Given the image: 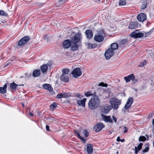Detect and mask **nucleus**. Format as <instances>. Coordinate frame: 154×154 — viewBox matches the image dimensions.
Here are the masks:
<instances>
[{"label":"nucleus","instance_id":"obj_1","mask_svg":"<svg viewBox=\"0 0 154 154\" xmlns=\"http://www.w3.org/2000/svg\"><path fill=\"white\" fill-rule=\"evenodd\" d=\"M100 100L97 96H94L91 99L88 103L89 108L91 109H94L99 105Z\"/></svg>","mask_w":154,"mask_h":154},{"label":"nucleus","instance_id":"obj_2","mask_svg":"<svg viewBox=\"0 0 154 154\" xmlns=\"http://www.w3.org/2000/svg\"><path fill=\"white\" fill-rule=\"evenodd\" d=\"M109 102L112 108L114 109H117L119 107V106L121 104L120 100L115 98H111Z\"/></svg>","mask_w":154,"mask_h":154},{"label":"nucleus","instance_id":"obj_3","mask_svg":"<svg viewBox=\"0 0 154 154\" xmlns=\"http://www.w3.org/2000/svg\"><path fill=\"white\" fill-rule=\"evenodd\" d=\"M81 39L82 35L80 33L75 34L71 41V43L73 44H78V43L80 42Z\"/></svg>","mask_w":154,"mask_h":154},{"label":"nucleus","instance_id":"obj_4","mask_svg":"<svg viewBox=\"0 0 154 154\" xmlns=\"http://www.w3.org/2000/svg\"><path fill=\"white\" fill-rule=\"evenodd\" d=\"M130 35L133 38H140L144 36L143 33L140 32L139 30H136L130 34Z\"/></svg>","mask_w":154,"mask_h":154},{"label":"nucleus","instance_id":"obj_5","mask_svg":"<svg viewBox=\"0 0 154 154\" xmlns=\"http://www.w3.org/2000/svg\"><path fill=\"white\" fill-rule=\"evenodd\" d=\"M30 38L29 36H26L23 37L18 42V45L19 46H22L27 43L30 39Z\"/></svg>","mask_w":154,"mask_h":154},{"label":"nucleus","instance_id":"obj_6","mask_svg":"<svg viewBox=\"0 0 154 154\" xmlns=\"http://www.w3.org/2000/svg\"><path fill=\"white\" fill-rule=\"evenodd\" d=\"M114 51L112 50V49L110 48H108L105 53L104 55L106 59H109L114 54Z\"/></svg>","mask_w":154,"mask_h":154},{"label":"nucleus","instance_id":"obj_7","mask_svg":"<svg viewBox=\"0 0 154 154\" xmlns=\"http://www.w3.org/2000/svg\"><path fill=\"white\" fill-rule=\"evenodd\" d=\"M104 126L102 123H98L95 125L93 128L94 131L95 132H99L104 128Z\"/></svg>","mask_w":154,"mask_h":154},{"label":"nucleus","instance_id":"obj_8","mask_svg":"<svg viewBox=\"0 0 154 154\" xmlns=\"http://www.w3.org/2000/svg\"><path fill=\"white\" fill-rule=\"evenodd\" d=\"M71 73L75 78H76L80 76L82 74V72L80 69L77 67Z\"/></svg>","mask_w":154,"mask_h":154},{"label":"nucleus","instance_id":"obj_9","mask_svg":"<svg viewBox=\"0 0 154 154\" xmlns=\"http://www.w3.org/2000/svg\"><path fill=\"white\" fill-rule=\"evenodd\" d=\"M133 100L132 97H129L128 99V101L125 104L124 108L125 109H128L131 106L133 103Z\"/></svg>","mask_w":154,"mask_h":154},{"label":"nucleus","instance_id":"obj_10","mask_svg":"<svg viewBox=\"0 0 154 154\" xmlns=\"http://www.w3.org/2000/svg\"><path fill=\"white\" fill-rule=\"evenodd\" d=\"M111 109V107L110 106L108 105L101 107L100 109L101 112L103 113L106 114L109 112Z\"/></svg>","mask_w":154,"mask_h":154},{"label":"nucleus","instance_id":"obj_11","mask_svg":"<svg viewBox=\"0 0 154 154\" xmlns=\"http://www.w3.org/2000/svg\"><path fill=\"white\" fill-rule=\"evenodd\" d=\"M137 18L138 20L139 21L143 22L146 20L147 17L144 14L141 13L137 16Z\"/></svg>","mask_w":154,"mask_h":154},{"label":"nucleus","instance_id":"obj_12","mask_svg":"<svg viewBox=\"0 0 154 154\" xmlns=\"http://www.w3.org/2000/svg\"><path fill=\"white\" fill-rule=\"evenodd\" d=\"M86 38L88 39H91L93 37V33L91 29H87L85 32Z\"/></svg>","mask_w":154,"mask_h":154},{"label":"nucleus","instance_id":"obj_13","mask_svg":"<svg viewBox=\"0 0 154 154\" xmlns=\"http://www.w3.org/2000/svg\"><path fill=\"white\" fill-rule=\"evenodd\" d=\"M94 38L95 41L100 42L103 41L104 37L103 35L98 34L95 35Z\"/></svg>","mask_w":154,"mask_h":154},{"label":"nucleus","instance_id":"obj_14","mask_svg":"<svg viewBox=\"0 0 154 154\" xmlns=\"http://www.w3.org/2000/svg\"><path fill=\"white\" fill-rule=\"evenodd\" d=\"M71 45V41L68 39L64 41L63 43V45L64 48H67L70 47Z\"/></svg>","mask_w":154,"mask_h":154},{"label":"nucleus","instance_id":"obj_15","mask_svg":"<svg viewBox=\"0 0 154 154\" xmlns=\"http://www.w3.org/2000/svg\"><path fill=\"white\" fill-rule=\"evenodd\" d=\"M41 71L39 69H34L32 73V76L34 78H36L39 77L40 75Z\"/></svg>","mask_w":154,"mask_h":154},{"label":"nucleus","instance_id":"obj_16","mask_svg":"<svg viewBox=\"0 0 154 154\" xmlns=\"http://www.w3.org/2000/svg\"><path fill=\"white\" fill-rule=\"evenodd\" d=\"M87 152L89 154H91L93 151L92 145L91 144H88L86 148Z\"/></svg>","mask_w":154,"mask_h":154},{"label":"nucleus","instance_id":"obj_17","mask_svg":"<svg viewBox=\"0 0 154 154\" xmlns=\"http://www.w3.org/2000/svg\"><path fill=\"white\" fill-rule=\"evenodd\" d=\"M22 85H19L16 84L14 82L10 83L8 85V87L11 89L14 90L16 88H19V86H21Z\"/></svg>","mask_w":154,"mask_h":154},{"label":"nucleus","instance_id":"obj_18","mask_svg":"<svg viewBox=\"0 0 154 154\" xmlns=\"http://www.w3.org/2000/svg\"><path fill=\"white\" fill-rule=\"evenodd\" d=\"M138 26V24L137 22H131L130 23L128 28L130 29H134Z\"/></svg>","mask_w":154,"mask_h":154},{"label":"nucleus","instance_id":"obj_19","mask_svg":"<svg viewBox=\"0 0 154 154\" xmlns=\"http://www.w3.org/2000/svg\"><path fill=\"white\" fill-rule=\"evenodd\" d=\"M49 66L48 64H44L41 66V72L44 73L45 72L48 70Z\"/></svg>","mask_w":154,"mask_h":154},{"label":"nucleus","instance_id":"obj_20","mask_svg":"<svg viewBox=\"0 0 154 154\" xmlns=\"http://www.w3.org/2000/svg\"><path fill=\"white\" fill-rule=\"evenodd\" d=\"M87 100L86 98H84L82 100H78L77 101V104L79 105L85 107V102Z\"/></svg>","mask_w":154,"mask_h":154},{"label":"nucleus","instance_id":"obj_21","mask_svg":"<svg viewBox=\"0 0 154 154\" xmlns=\"http://www.w3.org/2000/svg\"><path fill=\"white\" fill-rule=\"evenodd\" d=\"M134 78V75L133 74H131L128 76L124 77V79L126 82H129L132 79Z\"/></svg>","mask_w":154,"mask_h":154},{"label":"nucleus","instance_id":"obj_22","mask_svg":"<svg viewBox=\"0 0 154 154\" xmlns=\"http://www.w3.org/2000/svg\"><path fill=\"white\" fill-rule=\"evenodd\" d=\"M60 79L61 81L67 82L69 80V77L68 76L66 75H62L60 76Z\"/></svg>","mask_w":154,"mask_h":154},{"label":"nucleus","instance_id":"obj_23","mask_svg":"<svg viewBox=\"0 0 154 154\" xmlns=\"http://www.w3.org/2000/svg\"><path fill=\"white\" fill-rule=\"evenodd\" d=\"M43 87L46 89L48 90L49 91H53V88L50 84H45L43 85Z\"/></svg>","mask_w":154,"mask_h":154},{"label":"nucleus","instance_id":"obj_24","mask_svg":"<svg viewBox=\"0 0 154 154\" xmlns=\"http://www.w3.org/2000/svg\"><path fill=\"white\" fill-rule=\"evenodd\" d=\"M71 50L74 51L78 49V44H74L71 43L70 46Z\"/></svg>","mask_w":154,"mask_h":154},{"label":"nucleus","instance_id":"obj_25","mask_svg":"<svg viewBox=\"0 0 154 154\" xmlns=\"http://www.w3.org/2000/svg\"><path fill=\"white\" fill-rule=\"evenodd\" d=\"M103 120L106 122H109V123H112V120L111 119L110 116H104Z\"/></svg>","mask_w":154,"mask_h":154},{"label":"nucleus","instance_id":"obj_26","mask_svg":"<svg viewBox=\"0 0 154 154\" xmlns=\"http://www.w3.org/2000/svg\"><path fill=\"white\" fill-rule=\"evenodd\" d=\"M68 96V94L66 93H61L60 94L57 95V97L58 98H66Z\"/></svg>","mask_w":154,"mask_h":154},{"label":"nucleus","instance_id":"obj_27","mask_svg":"<svg viewBox=\"0 0 154 154\" xmlns=\"http://www.w3.org/2000/svg\"><path fill=\"white\" fill-rule=\"evenodd\" d=\"M118 47V45L117 43H114L111 45L110 48L112 49V50L114 51L117 49Z\"/></svg>","mask_w":154,"mask_h":154},{"label":"nucleus","instance_id":"obj_28","mask_svg":"<svg viewBox=\"0 0 154 154\" xmlns=\"http://www.w3.org/2000/svg\"><path fill=\"white\" fill-rule=\"evenodd\" d=\"M24 75H25V77L26 78V80L30 79L32 76L31 73H25Z\"/></svg>","mask_w":154,"mask_h":154},{"label":"nucleus","instance_id":"obj_29","mask_svg":"<svg viewBox=\"0 0 154 154\" xmlns=\"http://www.w3.org/2000/svg\"><path fill=\"white\" fill-rule=\"evenodd\" d=\"M69 70L68 68H65L63 69L62 70V74L63 75H66L69 72Z\"/></svg>","mask_w":154,"mask_h":154},{"label":"nucleus","instance_id":"obj_30","mask_svg":"<svg viewBox=\"0 0 154 154\" xmlns=\"http://www.w3.org/2000/svg\"><path fill=\"white\" fill-rule=\"evenodd\" d=\"M147 5V0H145L143 2L141 5V8L142 9H145Z\"/></svg>","mask_w":154,"mask_h":154},{"label":"nucleus","instance_id":"obj_31","mask_svg":"<svg viewBox=\"0 0 154 154\" xmlns=\"http://www.w3.org/2000/svg\"><path fill=\"white\" fill-rule=\"evenodd\" d=\"M57 103L54 102L50 105V107L51 109L54 110L57 107Z\"/></svg>","mask_w":154,"mask_h":154},{"label":"nucleus","instance_id":"obj_32","mask_svg":"<svg viewBox=\"0 0 154 154\" xmlns=\"http://www.w3.org/2000/svg\"><path fill=\"white\" fill-rule=\"evenodd\" d=\"M146 140V138L144 136H140L139 138V141L144 142Z\"/></svg>","mask_w":154,"mask_h":154},{"label":"nucleus","instance_id":"obj_33","mask_svg":"<svg viewBox=\"0 0 154 154\" xmlns=\"http://www.w3.org/2000/svg\"><path fill=\"white\" fill-rule=\"evenodd\" d=\"M126 4L125 0H120L119 2V5H124Z\"/></svg>","mask_w":154,"mask_h":154},{"label":"nucleus","instance_id":"obj_34","mask_svg":"<svg viewBox=\"0 0 154 154\" xmlns=\"http://www.w3.org/2000/svg\"><path fill=\"white\" fill-rule=\"evenodd\" d=\"M146 145L147 146L144 149H143L142 150V152L143 153L148 152L149 150V148L148 146V144H146Z\"/></svg>","mask_w":154,"mask_h":154},{"label":"nucleus","instance_id":"obj_35","mask_svg":"<svg viewBox=\"0 0 154 154\" xmlns=\"http://www.w3.org/2000/svg\"><path fill=\"white\" fill-rule=\"evenodd\" d=\"M0 15L4 16H7L8 15V14L2 10L0 11Z\"/></svg>","mask_w":154,"mask_h":154},{"label":"nucleus","instance_id":"obj_36","mask_svg":"<svg viewBox=\"0 0 154 154\" xmlns=\"http://www.w3.org/2000/svg\"><path fill=\"white\" fill-rule=\"evenodd\" d=\"M127 42V40L126 39H123L122 41H120L119 44L121 45H123L125 44Z\"/></svg>","mask_w":154,"mask_h":154},{"label":"nucleus","instance_id":"obj_37","mask_svg":"<svg viewBox=\"0 0 154 154\" xmlns=\"http://www.w3.org/2000/svg\"><path fill=\"white\" fill-rule=\"evenodd\" d=\"M7 92L6 89H5L2 87H0V93L2 94H5Z\"/></svg>","mask_w":154,"mask_h":154},{"label":"nucleus","instance_id":"obj_38","mask_svg":"<svg viewBox=\"0 0 154 154\" xmlns=\"http://www.w3.org/2000/svg\"><path fill=\"white\" fill-rule=\"evenodd\" d=\"M83 133L86 137H88L89 135V133L87 130H84L83 131Z\"/></svg>","mask_w":154,"mask_h":154},{"label":"nucleus","instance_id":"obj_39","mask_svg":"<svg viewBox=\"0 0 154 154\" xmlns=\"http://www.w3.org/2000/svg\"><path fill=\"white\" fill-rule=\"evenodd\" d=\"M135 154H137L138 153V152L141 149H140L138 148L137 147V146H135Z\"/></svg>","mask_w":154,"mask_h":154},{"label":"nucleus","instance_id":"obj_40","mask_svg":"<svg viewBox=\"0 0 154 154\" xmlns=\"http://www.w3.org/2000/svg\"><path fill=\"white\" fill-rule=\"evenodd\" d=\"M99 86H102L103 87H107V84H105L103 82H101L99 83Z\"/></svg>","mask_w":154,"mask_h":154},{"label":"nucleus","instance_id":"obj_41","mask_svg":"<svg viewBox=\"0 0 154 154\" xmlns=\"http://www.w3.org/2000/svg\"><path fill=\"white\" fill-rule=\"evenodd\" d=\"M85 95L87 97H88L92 95V94L90 92H86L85 93Z\"/></svg>","mask_w":154,"mask_h":154},{"label":"nucleus","instance_id":"obj_42","mask_svg":"<svg viewBox=\"0 0 154 154\" xmlns=\"http://www.w3.org/2000/svg\"><path fill=\"white\" fill-rule=\"evenodd\" d=\"M79 139L82 141L84 143H85L86 141V140L83 137L81 136L80 135L78 137Z\"/></svg>","mask_w":154,"mask_h":154},{"label":"nucleus","instance_id":"obj_43","mask_svg":"<svg viewBox=\"0 0 154 154\" xmlns=\"http://www.w3.org/2000/svg\"><path fill=\"white\" fill-rule=\"evenodd\" d=\"M75 96L80 99H81L83 97V96L79 94H77L75 95Z\"/></svg>","mask_w":154,"mask_h":154},{"label":"nucleus","instance_id":"obj_44","mask_svg":"<svg viewBox=\"0 0 154 154\" xmlns=\"http://www.w3.org/2000/svg\"><path fill=\"white\" fill-rule=\"evenodd\" d=\"M146 64V61L141 63L139 65V67H142L145 65Z\"/></svg>","mask_w":154,"mask_h":154},{"label":"nucleus","instance_id":"obj_45","mask_svg":"<svg viewBox=\"0 0 154 154\" xmlns=\"http://www.w3.org/2000/svg\"><path fill=\"white\" fill-rule=\"evenodd\" d=\"M123 130L124 131V132L125 133H126L128 131V128L125 126H124L123 128Z\"/></svg>","mask_w":154,"mask_h":154},{"label":"nucleus","instance_id":"obj_46","mask_svg":"<svg viewBox=\"0 0 154 154\" xmlns=\"http://www.w3.org/2000/svg\"><path fill=\"white\" fill-rule=\"evenodd\" d=\"M74 132L77 134L78 137H79L80 136L79 132L78 130H74Z\"/></svg>","mask_w":154,"mask_h":154},{"label":"nucleus","instance_id":"obj_47","mask_svg":"<svg viewBox=\"0 0 154 154\" xmlns=\"http://www.w3.org/2000/svg\"><path fill=\"white\" fill-rule=\"evenodd\" d=\"M143 144L142 143H140L139 145H138V146L137 147L139 149H141L142 148V146H143Z\"/></svg>","mask_w":154,"mask_h":154},{"label":"nucleus","instance_id":"obj_48","mask_svg":"<svg viewBox=\"0 0 154 154\" xmlns=\"http://www.w3.org/2000/svg\"><path fill=\"white\" fill-rule=\"evenodd\" d=\"M143 144L142 143H140L139 145H138V146L137 147L139 149H141L142 148V146H143Z\"/></svg>","mask_w":154,"mask_h":154},{"label":"nucleus","instance_id":"obj_49","mask_svg":"<svg viewBox=\"0 0 154 154\" xmlns=\"http://www.w3.org/2000/svg\"><path fill=\"white\" fill-rule=\"evenodd\" d=\"M87 46L88 48H91L92 47V44L91 43H88Z\"/></svg>","mask_w":154,"mask_h":154},{"label":"nucleus","instance_id":"obj_50","mask_svg":"<svg viewBox=\"0 0 154 154\" xmlns=\"http://www.w3.org/2000/svg\"><path fill=\"white\" fill-rule=\"evenodd\" d=\"M131 80L133 81V83H135L137 82V80L135 79V77L134 75V78L133 79V78Z\"/></svg>","mask_w":154,"mask_h":154},{"label":"nucleus","instance_id":"obj_51","mask_svg":"<svg viewBox=\"0 0 154 154\" xmlns=\"http://www.w3.org/2000/svg\"><path fill=\"white\" fill-rule=\"evenodd\" d=\"M46 130L48 131H50V129H49V127L48 125H46Z\"/></svg>","mask_w":154,"mask_h":154},{"label":"nucleus","instance_id":"obj_52","mask_svg":"<svg viewBox=\"0 0 154 154\" xmlns=\"http://www.w3.org/2000/svg\"><path fill=\"white\" fill-rule=\"evenodd\" d=\"M112 118L113 119L114 122H117V118H116L114 116H112Z\"/></svg>","mask_w":154,"mask_h":154},{"label":"nucleus","instance_id":"obj_53","mask_svg":"<svg viewBox=\"0 0 154 154\" xmlns=\"http://www.w3.org/2000/svg\"><path fill=\"white\" fill-rule=\"evenodd\" d=\"M150 34V32H148L147 33H145V37H146L148 35H149Z\"/></svg>","mask_w":154,"mask_h":154},{"label":"nucleus","instance_id":"obj_54","mask_svg":"<svg viewBox=\"0 0 154 154\" xmlns=\"http://www.w3.org/2000/svg\"><path fill=\"white\" fill-rule=\"evenodd\" d=\"M7 84H5L4 85V86L3 87H2L3 88L5 89H6V88L7 87Z\"/></svg>","mask_w":154,"mask_h":154},{"label":"nucleus","instance_id":"obj_55","mask_svg":"<svg viewBox=\"0 0 154 154\" xmlns=\"http://www.w3.org/2000/svg\"><path fill=\"white\" fill-rule=\"evenodd\" d=\"M92 46L91 48H94L97 47V45L95 44H92Z\"/></svg>","mask_w":154,"mask_h":154},{"label":"nucleus","instance_id":"obj_56","mask_svg":"<svg viewBox=\"0 0 154 154\" xmlns=\"http://www.w3.org/2000/svg\"><path fill=\"white\" fill-rule=\"evenodd\" d=\"M121 140V139H120V137H118L117 138L116 140L118 142H119Z\"/></svg>","mask_w":154,"mask_h":154},{"label":"nucleus","instance_id":"obj_57","mask_svg":"<svg viewBox=\"0 0 154 154\" xmlns=\"http://www.w3.org/2000/svg\"><path fill=\"white\" fill-rule=\"evenodd\" d=\"M29 116H33V113H31L30 112H29Z\"/></svg>","mask_w":154,"mask_h":154},{"label":"nucleus","instance_id":"obj_58","mask_svg":"<svg viewBox=\"0 0 154 154\" xmlns=\"http://www.w3.org/2000/svg\"><path fill=\"white\" fill-rule=\"evenodd\" d=\"M125 141V139H122L120 141L123 142Z\"/></svg>","mask_w":154,"mask_h":154},{"label":"nucleus","instance_id":"obj_59","mask_svg":"<svg viewBox=\"0 0 154 154\" xmlns=\"http://www.w3.org/2000/svg\"><path fill=\"white\" fill-rule=\"evenodd\" d=\"M152 124L153 125H154V119H152Z\"/></svg>","mask_w":154,"mask_h":154},{"label":"nucleus","instance_id":"obj_60","mask_svg":"<svg viewBox=\"0 0 154 154\" xmlns=\"http://www.w3.org/2000/svg\"><path fill=\"white\" fill-rule=\"evenodd\" d=\"M22 105L23 107L24 106V104L23 103H22Z\"/></svg>","mask_w":154,"mask_h":154},{"label":"nucleus","instance_id":"obj_61","mask_svg":"<svg viewBox=\"0 0 154 154\" xmlns=\"http://www.w3.org/2000/svg\"><path fill=\"white\" fill-rule=\"evenodd\" d=\"M109 134H111L112 133L111 131H109Z\"/></svg>","mask_w":154,"mask_h":154},{"label":"nucleus","instance_id":"obj_62","mask_svg":"<svg viewBox=\"0 0 154 154\" xmlns=\"http://www.w3.org/2000/svg\"><path fill=\"white\" fill-rule=\"evenodd\" d=\"M9 64V63H8L7 64H6L5 65V66H8V65Z\"/></svg>","mask_w":154,"mask_h":154},{"label":"nucleus","instance_id":"obj_63","mask_svg":"<svg viewBox=\"0 0 154 154\" xmlns=\"http://www.w3.org/2000/svg\"><path fill=\"white\" fill-rule=\"evenodd\" d=\"M153 129L154 130V125H153ZM153 133H154V132H153Z\"/></svg>","mask_w":154,"mask_h":154},{"label":"nucleus","instance_id":"obj_64","mask_svg":"<svg viewBox=\"0 0 154 154\" xmlns=\"http://www.w3.org/2000/svg\"><path fill=\"white\" fill-rule=\"evenodd\" d=\"M153 146L154 148V140L153 141Z\"/></svg>","mask_w":154,"mask_h":154}]
</instances>
